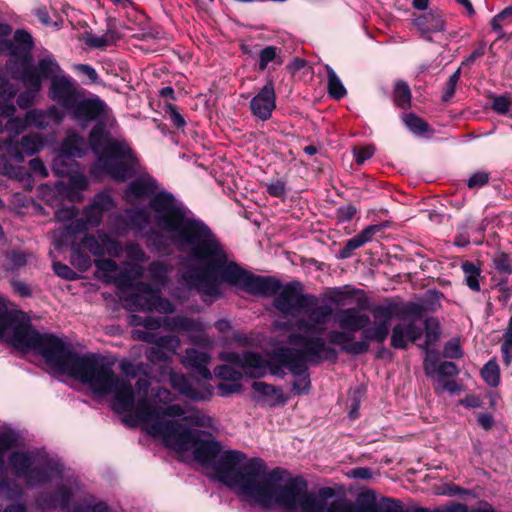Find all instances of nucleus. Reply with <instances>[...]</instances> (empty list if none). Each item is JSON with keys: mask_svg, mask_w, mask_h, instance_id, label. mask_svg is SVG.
Masks as SVG:
<instances>
[{"mask_svg": "<svg viewBox=\"0 0 512 512\" xmlns=\"http://www.w3.org/2000/svg\"><path fill=\"white\" fill-rule=\"evenodd\" d=\"M179 282L202 296L219 298L220 284L236 286L250 294L262 297L274 296L273 306L283 315L296 318L295 328L299 334L321 335L326 331L333 310L329 305H320L314 294H303L298 281L285 285L270 276H260L244 270L231 258V254L220 241L213 246L199 266L179 273Z\"/></svg>", "mask_w": 512, "mask_h": 512, "instance_id": "f257e3e1", "label": "nucleus"}, {"mask_svg": "<svg viewBox=\"0 0 512 512\" xmlns=\"http://www.w3.org/2000/svg\"><path fill=\"white\" fill-rule=\"evenodd\" d=\"M122 197L130 205L149 200L148 207L155 213L154 222L158 230L150 229L145 233L148 246L160 255L166 254L170 246L185 254L180 273L199 266L219 240L203 220L146 172L140 173L127 185Z\"/></svg>", "mask_w": 512, "mask_h": 512, "instance_id": "f03ea898", "label": "nucleus"}, {"mask_svg": "<svg viewBox=\"0 0 512 512\" xmlns=\"http://www.w3.org/2000/svg\"><path fill=\"white\" fill-rule=\"evenodd\" d=\"M31 46L28 55L19 56L17 61L7 60L5 68L9 73H17L29 81H38L43 87L50 80L49 99L63 107L69 117L81 128L99 121L106 115L107 105L99 97H88L74 79L64 73L56 57L48 50H42L33 63Z\"/></svg>", "mask_w": 512, "mask_h": 512, "instance_id": "7ed1b4c3", "label": "nucleus"}, {"mask_svg": "<svg viewBox=\"0 0 512 512\" xmlns=\"http://www.w3.org/2000/svg\"><path fill=\"white\" fill-rule=\"evenodd\" d=\"M89 144L97 155L90 173L95 178L109 176L126 181L138 172V158L129 144L110 137L104 127L96 124L89 135Z\"/></svg>", "mask_w": 512, "mask_h": 512, "instance_id": "20e7f679", "label": "nucleus"}, {"mask_svg": "<svg viewBox=\"0 0 512 512\" xmlns=\"http://www.w3.org/2000/svg\"><path fill=\"white\" fill-rule=\"evenodd\" d=\"M291 345H301L302 350H293L287 347L277 351V359L282 370H289L294 376L292 390L294 394H307L310 389V378L307 373V362L321 363L325 360L336 361L338 352L328 345L323 337L316 336L308 338L301 334L292 333L288 337Z\"/></svg>", "mask_w": 512, "mask_h": 512, "instance_id": "39448f33", "label": "nucleus"}, {"mask_svg": "<svg viewBox=\"0 0 512 512\" xmlns=\"http://www.w3.org/2000/svg\"><path fill=\"white\" fill-rule=\"evenodd\" d=\"M144 268L140 265L127 264L125 271L116 275L113 282L119 289V297L125 301L130 310L157 311L172 314L175 305L161 296V289H155L145 282L133 283L134 279L142 278Z\"/></svg>", "mask_w": 512, "mask_h": 512, "instance_id": "423d86ee", "label": "nucleus"}, {"mask_svg": "<svg viewBox=\"0 0 512 512\" xmlns=\"http://www.w3.org/2000/svg\"><path fill=\"white\" fill-rule=\"evenodd\" d=\"M395 313V305L382 304L371 309L373 325L361 334L362 339L354 341V335L346 330H330L327 333L329 344L341 346V349L352 355H359L368 352L369 342L383 343L390 332L392 319Z\"/></svg>", "mask_w": 512, "mask_h": 512, "instance_id": "0eeeda50", "label": "nucleus"}, {"mask_svg": "<svg viewBox=\"0 0 512 512\" xmlns=\"http://www.w3.org/2000/svg\"><path fill=\"white\" fill-rule=\"evenodd\" d=\"M8 463L13 474L29 486L43 485L62 473L59 462L37 449L15 450L10 453Z\"/></svg>", "mask_w": 512, "mask_h": 512, "instance_id": "6e6552de", "label": "nucleus"}, {"mask_svg": "<svg viewBox=\"0 0 512 512\" xmlns=\"http://www.w3.org/2000/svg\"><path fill=\"white\" fill-rule=\"evenodd\" d=\"M14 105L0 106V133L4 131L18 135L28 126L39 130H52L62 124L67 111L58 104L49 105L46 109L33 108L26 112L24 118L15 116Z\"/></svg>", "mask_w": 512, "mask_h": 512, "instance_id": "1a4fd4ad", "label": "nucleus"}, {"mask_svg": "<svg viewBox=\"0 0 512 512\" xmlns=\"http://www.w3.org/2000/svg\"><path fill=\"white\" fill-rule=\"evenodd\" d=\"M114 207L115 202L111 195L106 192L96 194L93 202L83 209L81 218L52 232L54 248L61 251L68 245L71 237L85 232L89 228L98 227L102 223L104 213L112 210Z\"/></svg>", "mask_w": 512, "mask_h": 512, "instance_id": "9d476101", "label": "nucleus"}, {"mask_svg": "<svg viewBox=\"0 0 512 512\" xmlns=\"http://www.w3.org/2000/svg\"><path fill=\"white\" fill-rule=\"evenodd\" d=\"M220 358L237 364L245 375L251 378H261L268 372L281 378L286 375L277 359V352L270 361H266L261 355L250 351H246L242 355L235 352L222 353Z\"/></svg>", "mask_w": 512, "mask_h": 512, "instance_id": "9b49d317", "label": "nucleus"}, {"mask_svg": "<svg viewBox=\"0 0 512 512\" xmlns=\"http://www.w3.org/2000/svg\"><path fill=\"white\" fill-rule=\"evenodd\" d=\"M11 33L12 27L9 24L0 23V54L8 55V60L17 61L19 56L28 55L30 47L34 46V40L24 29L16 30L13 38L9 39Z\"/></svg>", "mask_w": 512, "mask_h": 512, "instance_id": "f8f14e48", "label": "nucleus"}, {"mask_svg": "<svg viewBox=\"0 0 512 512\" xmlns=\"http://www.w3.org/2000/svg\"><path fill=\"white\" fill-rule=\"evenodd\" d=\"M164 328L168 331H187L190 342L205 347H211L213 340L207 334V326L200 320L190 318L184 315L166 317L164 319Z\"/></svg>", "mask_w": 512, "mask_h": 512, "instance_id": "ddd939ff", "label": "nucleus"}, {"mask_svg": "<svg viewBox=\"0 0 512 512\" xmlns=\"http://www.w3.org/2000/svg\"><path fill=\"white\" fill-rule=\"evenodd\" d=\"M424 368L427 376L434 379V390L437 394L448 391L455 394L459 391V386L452 378L459 373L458 367L449 361L437 363L429 358L425 359Z\"/></svg>", "mask_w": 512, "mask_h": 512, "instance_id": "4468645a", "label": "nucleus"}, {"mask_svg": "<svg viewBox=\"0 0 512 512\" xmlns=\"http://www.w3.org/2000/svg\"><path fill=\"white\" fill-rule=\"evenodd\" d=\"M169 382L174 390L194 401H209L213 395L210 384L199 381L191 383L182 373L170 372Z\"/></svg>", "mask_w": 512, "mask_h": 512, "instance_id": "2eb2a0df", "label": "nucleus"}, {"mask_svg": "<svg viewBox=\"0 0 512 512\" xmlns=\"http://www.w3.org/2000/svg\"><path fill=\"white\" fill-rule=\"evenodd\" d=\"M71 237L69 244L72 249V264L82 269H87L91 265L90 257L83 253L82 247L87 249L94 256H102L104 254V243L97 236L93 234H85L81 243H76Z\"/></svg>", "mask_w": 512, "mask_h": 512, "instance_id": "dca6fc26", "label": "nucleus"}, {"mask_svg": "<svg viewBox=\"0 0 512 512\" xmlns=\"http://www.w3.org/2000/svg\"><path fill=\"white\" fill-rule=\"evenodd\" d=\"M275 108L276 93L274 83L269 79L261 90L251 99L250 109L255 117L262 121H267L271 118Z\"/></svg>", "mask_w": 512, "mask_h": 512, "instance_id": "f3484780", "label": "nucleus"}, {"mask_svg": "<svg viewBox=\"0 0 512 512\" xmlns=\"http://www.w3.org/2000/svg\"><path fill=\"white\" fill-rule=\"evenodd\" d=\"M45 146V139L38 133L24 135L19 143L7 142L6 151L17 162H23L25 155L32 156Z\"/></svg>", "mask_w": 512, "mask_h": 512, "instance_id": "a211bd4d", "label": "nucleus"}, {"mask_svg": "<svg viewBox=\"0 0 512 512\" xmlns=\"http://www.w3.org/2000/svg\"><path fill=\"white\" fill-rule=\"evenodd\" d=\"M335 321L340 329L353 334L370 328V316L361 312L359 308L351 307L340 309L335 314Z\"/></svg>", "mask_w": 512, "mask_h": 512, "instance_id": "6ab92c4d", "label": "nucleus"}, {"mask_svg": "<svg viewBox=\"0 0 512 512\" xmlns=\"http://www.w3.org/2000/svg\"><path fill=\"white\" fill-rule=\"evenodd\" d=\"M77 489L78 484L75 480H67L65 484L58 487L56 495L42 494L39 496L37 505L41 509H54L56 507L66 509L69 507L70 501Z\"/></svg>", "mask_w": 512, "mask_h": 512, "instance_id": "aec40b11", "label": "nucleus"}, {"mask_svg": "<svg viewBox=\"0 0 512 512\" xmlns=\"http://www.w3.org/2000/svg\"><path fill=\"white\" fill-rule=\"evenodd\" d=\"M423 334V327L414 320L396 324L392 329L391 346L395 349H406L409 342H415Z\"/></svg>", "mask_w": 512, "mask_h": 512, "instance_id": "412c9836", "label": "nucleus"}, {"mask_svg": "<svg viewBox=\"0 0 512 512\" xmlns=\"http://www.w3.org/2000/svg\"><path fill=\"white\" fill-rule=\"evenodd\" d=\"M412 23L421 37L427 41H432L433 33L442 32L445 29L442 15L433 11L414 17Z\"/></svg>", "mask_w": 512, "mask_h": 512, "instance_id": "4be33fe9", "label": "nucleus"}, {"mask_svg": "<svg viewBox=\"0 0 512 512\" xmlns=\"http://www.w3.org/2000/svg\"><path fill=\"white\" fill-rule=\"evenodd\" d=\"M211 356L206 351L196 348H187L181 362L186 368L194 370L204 380H211L212 373L207 367Z\"/></svg>", "mask_w": 512, "mask_h": 512, "instance_id": "5701e85b", "label": "nucleus"}, {"mask_svg": "<svg viewBox=\"0 0 512 512\" xmlns=\"http://www.w3.org/2000/svg\"><path fill=\"white\" fill-rule=\"evenodd\" d=\"M115 218L118 222L127 221L126 226L129 225L138 232H143L151 221L150 213L146 208H129L125 210L124 216L118 214Z\"/></svg>", "mask_w": 512, "mask_h": 512, "instance_id": "b1692460", "label": "nucleus"}, {"mask_svg": "<svg viewBox=\"0 0 512 512\" xmlns=\"http://www.w3.org/2000/svg\"><path fill=\"white\" fill-rule=\"evenodd\" d=\"M10 75L13 79L21 81L25 87V91L21 92L16 99L19 108L26 109L32 106L42 90L38 81H29L17 73H10Z\"/></svg>", "mask_w": 512, "mask_h": 512, "instance_id": "393cba45", "label": "nucleus"}, {"mask_svg": "<svg viewBox=\"0 0 512 512\" xmlns=\"http://www.w3.org/2000/svg\"><path fill=\"white\" fill-rule=\"evenodd\" d=\"M88 187V179L80 173H73L69 176L67 185L60 184V192L68 197L71 201H81V192Z\"/></svg>", "mask_w": 512, "mask_h": 512, "instance_id": "a878e982", "label": "nucleus"}, {"mask_svg": "<svg viewBox=\"0 0 512 512\" xmlns=\"http://www.w3.org/2000/svg\"><path fill=\"white\" fill-rule=\"evenodd\" d=\"M85 147L84 137L75 132H69L61 145V150L69 158H81Z\"/></svg>", "mask_w": 512, "mask_h": 512, "instance_id": "bb28decb", "label": "nucleus"}, {"mask_svg": "<svg viewBox=\"0 0 512 512\" xmlns=\"http://www.w3.org/2000/svg\"><path fill=\"white\" fill-rule=\"evenodd\" d=\"M121 35L117 32L114 25L109 24L107 31L103 35H88L86 37V44L92 48H105L115 44Z\"/></svg>", "mask_w": 512, "mask_h": 512, "instance_id": "cd10ccee", "label": "nucleus"}, {"mask_svg": "<svg viewBox=\"0 0 512 512\" xmlns=\"http://www.w3.org/2000/svg\"><path fill=\"white\" fill-rule=\"evenodd\" d=\"M169 266L160 261H152L148 267V278L155 284L163 287L168 282Z\"/></svg>", "mask_w": 512, "mask_h": 512, "instance_id": "c85d7f7f", "label": "nucleus"}, {"mask_svg": "<svg viewBox=\"0 0 512 512\" xmlns=\"http://www.w3.org/2000/svg\"><path fill=\"white\" fill-rule=\"evenodd\" d=\"M252 388L255 392L263 397H275V399L270 403L271 406H275L279 403H285L286 399L283 396L282 390L277 388L271 384H267L265 382L255 381L252 384Z\"/></svg>", "mask_w": 512, "mask_h": 512, "instance_id": "c756f323", "label": "nucleus"}, {"mask_svg": "<svg viewBox=\"0 0 512 512\" xmlns=\"http://www.w3.org/2000/svg\"><path fill=\"white\" fill-rule=\"evenodd\" d=\"M359 293H363V291L346 285L330 289L326 297L335 304H343L346 300L356 297Z\"/></svg>", "mask_w": 512, "mask_h": 512, "instance_id": "7c9ffc66", "label": "nucleus"}, {"mask_svg": "<svg viewBox=\"0 0 512 512\" xmlns=\"http://www.w3.org/2000/svg\"><path fill=\"white\" fill-rule=\"evenodd\" d=\"M29 255L18 250H12L5 254L3 268L9 272H15L26 266Z\"/></svg>", "mask_w": 512, "mask_h": 512, "instance_id": "2f4dec72", "label": "nucleus"}, {"mask_svg": "<svg viewBox=\"0 0 512 512\" xmlns=\"http://www.w3.org/2000/svg\"><path fill=\"white\" fill-rule=\"evenodd\" d=\"M164 318H157L152 316H140V315H130L129 316V324L133 327H143L146 330L155 331L160 327H164Z\"/></svg>", "mask_w": 512, "mask_h": 512, "instance_id": "473e14b6", "label": "nucleus"}, {"mask_svg": "<svg viewBox=\"0 0 512 512\" xmlns=\"http://www.w3.org/2000/svg\"><path fill=\"white\" fill-rule=\"evenodd\" d=\"M326 71L328 76V93L332 98L340 100L346 95V89L342 84L340 78L329 65H326Z\"/></svg>", "mask_w": 512, "mask_h": 512, "instance_id": "72a5a7b5", "label": "nucleus"}, {"mask_svg": "<svg viewBox=\"0 0 512 512\" xmlns=\"http://www.w3.org/2000/svg\"><path fill=\"white\" fill-rule=\"evenodd\" d=\"M72 512H110L106 503L96 501L93 496H88L80 503H77Z\"/></svg>", "mask_w": 512, "mask_h": 512, "instance_id": "f704fd0d", "label": "nucleus"}, {"mask_svg": "<svg viewBox=\"0 0 512 512\" xmlns=\"http://www.w3.org/2000/svg\"><path fill=\"white\" fill-rule=\"evenodd\" d=\"M483 380L490 387H497L500 384V369L495 360H489L481 370Z\"/></svg>", "mask_w": 512, "mask_h": 512, "instance_id": "c9c22d12", "label": "nucleus"}, {"mask_svg": "<svg viewBox=\"0 0 512 512\" xmlns=\"http://www.w3.org/2000/svg\"><path fill=\"white\" fill-rule=\"evenodd\" d=\"M462 270L467 286L473 291H479L480 284L478 278L480 276V268L474 263L466 261L462 264Z\"/></svg>", "mask_w": 512, "mask_h": 512, "instance_id": "e433bc0d", "label": "nucleus"}, {"mask_svg": "<svg viewBox=\"0 0 512 512\" xmlns=\"http://www.w3.org/2000/svg\"><path fill=\"white\" fill-rule=\"evenodd\" d=\"M394 102L398 107L407 108L411 103V91L404 81H398L394 87Z\"/></svg>", "mask_w": 512, "mask_h": 512, "instance_id": "4c0bfd02", "label": "nucleus"}, {"mask_svg": "<svg viewBox=\"0 0 512 512\" xmlns=\"http://www.w3.org/2000/svg\"><path fill=\"white\" fill-rule=\"evenodd\" d=\"M501 353L504 364L509 366L512 363V315L503 334Z\"/></svg>", "mask_w": 512, "mask_h": 512, "instance_id": "58836bf2", "label": "nucleus"}, {"mask_svg": "<svg viewBox=\"0 0 512 512\" xmlns=\"http://www.w3.org/2000/svg\"><path fill=\"white\" fill-rule=\"evenodd\" d=\"M402 119L405 126L416 135H423L428 131V124L414 113H405Z\"/></svg>", "mask_w": 512, "mask_h": 512, "instance_id": "ea45409f", "label": "nucleus"}, {"mask_svg": "<svg viewBox=\"0 0 512 512\" xmlns=\"http://www.w3.org/2000/svg\"><path fill=\"white\" fill-rule=\"evenodd\" d=\"M214 375L218 379L229 382H240L243 377V373L241 371L228 364L217 366L214 369Z\"/></svg>", "mask_w": 512, "mask_h": 512, "instance_id": "a19ab883", "label": "nucleus"}, {"mask_svg": "<svg viewBox=\"0 0 512 512\" xmlns=\"http://www.w3.org/2000/svg\"><path fill=\"white\" fill-rule=\"evenodd\" d=\"M271 62L282 63L281 58L278 55V49L274 46H267L262 49L259 53V70L263 71L268 67Z\"/></svg>", "mask_w": 512, "mask_h": 512, "instance_id": "79ce46f5", "label": "nucleus"}, {"mask_svg": "<svg viewBox=\"0 0 512 512\" xmlns=\"http://www.w3.org/2000/svg\"><path fill=\"white\" fill-rule=\"evenodd\" d=\"M99 238L104 243V253L107 252L112 257H120L124 251L120 242L113 240L107 233L98 231Z\"/></svg>", "mask_w": 512, "mask_h": 512, "instance_id": "37998d69", "label": "nucleus"}, {"mask_svg": "<svg viewBox=\"0 0 512 512\" xmlns=\"http://www.w3.org/2000/svg\"><path fill=\"white\" fill-rule=\"evenodd\" d=\"M124 251L127 258L135 262L143 263L149 258L143 248L135 242L127 243L124 247Z\"/></svg>", "mask_w": 512, "mask_h": 512, "instance_id": "c03bdc74", "label": "nucleus"}, {"mask_svg": "<svg viewBox=\"0 0 512 512\" xmlns=\"http://www.w3.org/2000/svg\"><path fill=\"white\" fill-rule=\"evenodd\" d=\"M425 335H426V343L433 344L435 343L440 335V326L439 322L435 318H428L425 321Z\"/></svg>", "mask_w": 512, "mask_h": 512, "instance_id": "a18cd8bd", "label": "nucleus"}, {"mask_svg": "<svg viewBox=\"0 0 512 512\" xmlns=\"http://www.w3.org/2000/svg\"><path fill=\"white\" fill-rule=\"evenodd\" d=\"M512 100L507 95L495 96L492 101V109L501 115L511 113Z\"/></svg>", "mask_w": 512, "mask_h": 512, "instance_id": "49530a36", "label": "nucleus"}, {"mask_svg": "<svg viewBox=\"0 0 512 512\" xmlns=\"http://www.w3.org/2000/svg\"><path fill=\"white\" fill-rule=\"evenodd\" d=\"M15 94L16 89L13 84L7 80L0 82V106L13 105L11 100L14 98Z\"/></svg>", "mask_w": 512, "mask_h": 512, "instance_id": "de8ad7c7", "label": "nucleus"}, {"mask_svg": "<svg viewBox=\"0 0 512 512\" xmlns=\"http://www.w3.org/2000/svg\"><path fill=\"white\" fill-rule=\"evenodd\" d=\"M508 18H512V5L503 9L500 13L495 15L491 20V27L493 31L498 33L499 37H502L504 32L501 26V22Z\"/></svg>", "mask_w": 512, "mask_h": 512, "instance_id": "09e8293b", "label": "nucleus"}, {"mask_svg": "<svg viewBox=\"0 0 512 512\" xmlns=\"http://www.w3.org/2000/svg\"><path fill=\"white\" fill-rule=\"evenodd\" d=\"M95 266L97 269L103 273H105V277L111 279L115 278L113 276L118 271V265L114 260L111 259H99L95 261ZM114 279H112L113 281Z\"/></svg>", "mask_w": 512, "mask_h": 512, "instance_id": "8fccbe9b", "label": "nucleus"}, {"mask_svg": "<svg viewBox=\"0 0 512 512\" xmlns=\"http://www.w3.org/2000/svg\"><path fill=\"white\" fill-rule=\"evenodd\" d=\"M78 209L74 206L60 207L55 212V218L59 222H68L69 225L72 221L76 220Z\"/></svg>", "mask_w": 512, "mask_h": 512, "instance_id": "3c124183", "label": "nucleus"}, {"mask_svg": "<svg viewBox=\"0 0 512 512\" xmlns=\"http://www.w3.org/2000/svg\"><path fill=\"white\" fill-rule=\"evenodd\" d=\"M145 355L147 360L153 364L167 363L169 361V356L167 355L165 350H163L158 345H155L148 349Z\"/></svg>", "mask_w": 512, "mask_h": 512, "instance_id": "603ef678", "label": "nucleus"}, {"mask_svg": "<svg viewBox=\"0 0 512 512\" xmlns=\"http://www.w3.org/2000/svg\"><path fill=\"white\" fill-rule=\"evenodd\" d=\"M495 269L503 274V275H510L512 273V262L508 255L501 253L497 255L493 260Z\"/></svg>", "mask_w": 512, "mask_h": 512, "instance_id": "864d4df0", "label": "nucleus"}, {"mask_svg": "<svg viewBox=\"0 0 512 512\" xmlns=\"http://www.w3.org/2000/svg\"><path fill=\"white\" fill-rule=\"evenodd\" d=\"M155 345H158L163 350L167 349L174 353L180 345V340L172 335L157 336Z\"/></svg>", "mask_w": 512, "mask_h": 512, "instance_id": "5fc2aeb1", "label": "nucleus"}, {"mask_svg": "<svg viewBox=\"0 0 512 512\" xmlns=\"http://www.w3.org/2000/svg\"><path fill=\"white\" fill-rule=\"evenodd\" d=\"M363 245V241H361V239L357 235H355L351 239L347 240L344 247L339 251L338 257L341 259L349 258L354 250L362 247Z\"/></svg>", "mask_w": 512, "mask_h": 512, "instance_id": "6e6d98bb", "label": "nucleus"}, {"mask_svg": "<svg viewBox=\"0 0 512 512\" xmlns=\"http://www.w3.org/2000/svg\"><path fill=\"white\" fill-rule=\"evenodd\" d=\"M19 494L17 485L13 484L8 479L0 480V498L13 499Z\"/></svg>", "mask_w": 512, "mask_h": 512, "instance_id": "4d7b16f0", "label": "nucleus"}, {"mask_svg": "<svg viewBox=\"0 0 512 512\" xmlns=\"http://www.w3.org/2000/svg\"><path fill=\"white\" fill-rule=\"evenodd\" d=\"M443 355L446 358L459 359L463 356V351L461 349L460 343L458 340H451L447 342L443 349Z\"/></svg>", "mask_w": 512, "mask_h": 512, "instance_id": "13d9d810", "label": "nucleus"}, {"mask_svg": "<svg viewBox=\"0 0 512 512\" xmlns=\"http://www.w3.org/2000/svg\"><path fill=\"white\" fill-rule=\"evenodd\" d=\"M375 152L373 145H366L353 149L355 161L358 165H362L366 160L370 159Z\"/></svg>", "mask_w": 512, "mask_h": 512, "instance_id": "bf43d9fd", "label": "nucleus"}, {"mask_svg": "<svg viewBox=\"0 0 512 512\" xmlns=\"http://www.w3.org/2000/svg\"><path fill=\"white\" fill-rule=\"evenodd\" d=\"M53 270L57 276L65 280H75L77 278V273L66 264L53 261Z\"/></svg>", "mask_w": 512, "mask_h": 512, "instance_id": "052dcab7", "label": "nucleus"}, {"mask_svg": "<svg viewBox=\"0 0 512 512\" xmlns=\"http://www.w3.org/2000/svg\"><path fill=\"white\" fill-rule=\"evenodd\" d=\"M16 443L15 436L7 431H0V458L3 454L10 450Z\"/></svg>", "mask_w": 512, "mask_h": 512, "instance_id": "680f3d73", "label": "nucleus"}, {"mask_svg": "<svg viewBox=\"0 0 512 512\" xmlns=\"http://www.w3.org/2000/svg\"><path fill=\"white\" fill-rule=\"evenodd\" d=\"M266 191L272 197L285 198L286 196V185L283 181L277 180L266 184Z\"/></svg>", "mask_w": 512, "mask_h": 512, "instance_id": "e2e57ef3", "label": "nucleus"}, {"mask_svg": "<svg viewBox=\"0 0 512 512\" xmlns=\"http://www.w3.org/2000/svg\"><path fill=\"white\" fill-rule=\"evenodd\" d=\"M402 312L407 316L413 317L412 320L416 322V319L423 316L425 309L424 306L419 303L409 302L403 307Z\"/></svg>", "mask_w": 512, "mask_h": 512, "instance_id": "0e129e2a", "label": "nucleus"}, {"mask_svg": "<svg viewBox=\"0 0 512 512\" xmlns=\"http://www.w3.org/2000/svg\"><path fill=\"white\" fill-rule=\"evenodd\" d=\"M217 389L220 396L227 397L239 393L241 391V384L240 382L219 383Z\"/></svg>", "mask_w": 512, "mask_h": 512, "instance_id": "69168bd1", "label": "nucleus"}, {"mask_svg": "<svg viewBox=\"0 0 512 512\" xmlns=\"http://www.w3.org/2000/svg\"><path fill=\"white\" fill-rule=\"evenodd\" d=\"M357 209L355 206L348 204L341 206L337 209L336 216L340 222L350 221L356 214Z\"/></svg>", "mask_w": 512, "mask_h": 512, "instance_id": "338daca9", "label": "nucleus"}, {"mask_svg": "<svg viewBox=\"0 0 512 512\" xmlns=\"http://www.w3.org/2000/svg\"><path fill=\"white\" fill-rule=\"evenodd\" d=\"M489 180V175L486 172H477L474 173L467 181V185L469 188H480L487 184Z\"/></svg>", "mask_w": 512, "mask_h": 512, "instance_id": "774afa93", "label": "nucleus"}]
</instances>
